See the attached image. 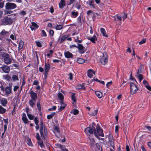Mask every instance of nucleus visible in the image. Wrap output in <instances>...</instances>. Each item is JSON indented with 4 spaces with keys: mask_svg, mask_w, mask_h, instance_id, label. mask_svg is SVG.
Masks as SVG:
<instances>
[{
    "mask_svg": "<svg viewBox=\"0 0 151 151\" xmlns=\"http://www.w3.org/2000/svg\"><path fill=\"white\" fill-rule=\"evenodd\" d=\"M3 79L6 80L8 81H9L11 79V77L8 75L4 76H3Z\"/></svg>",
    "mask_w": 151,
    "mask_h": 151,
    "instance_id": "cd10ccee",
    "label": "nucleus"
},
{
    "mask_svg": "<svg viewBox=\"0 0 151 151\" xmlns=\"http://www.w3.org/2000/svg\"><path fill=\"white\" fill-rule=\"evenodd\" d=\"M27 116L29 119L30 120H32L34 118V116L31 114L27 113Z\"/></svg>",
    "mask_w": 151,
    "mask_h": 151,
    "instance_id": "ea45409f",
    "label": "nucleus"
},
{
    "mask_svg": "<svg viewBox=\"0 0 151 151\" xmlns=\"http://www.w3.org/2000/svg\"><path fill=\"white\" fill-rule=\"evenodd\" d=\"M27 143L29 146H32V143L30 139H28L27 140Z\"/></svg>",
    "mask_w": 151,
    "mask_h": 151,
    "instance_id": "49530a36",
    "label": "nucleus"
},
{
    "mask_svg": "<svg viewBox=\"0 0 151 151\" xmlns=\"http://www.w3.org/2000/svg\"><path fill=\"white\" fill-rule=\"evenodd\" d=\"M0 68H2L3 72L6 73H8L10 70L9 67L6 65L2 66Z\"/></svg>",
    "mask_w": 151,
    "mask_h": 151,
    "instance_id": "9d476101",
    "label": "nucleus"
},
{
    "mask_svg": "<svg viewBox=\"0 0 151 151\" xmlns=\"http://www.w3.org/2000/svg\"><path fill=\"white\" fill-rule=\"evenodd\" d=\"M66 106L65 105H64V106H60V107L58 108V111H61V110L63 109Z\"/></svg>",
    "mask_w": 151,
    "mask_h": 151,
    "instance_id": "603ef678",
    "label": "nucleus"
},
{
    "mask_svg": "<svg viewBox=\"0 0 151 151\" xmlns=\"http://www.w3.org/2000/svg\"><path fill=\"white\" fill-rule=\"evenodd\" d=\"M68 76L69 78L71 81H72L73 79V75L71 73H70L68 74Z\"/></svg>",
    "mask_w": 151,
    "mask_h": 151,
    "instance_id": "de8ad7c7",
    "label": "nucleus"
},
{
    "mask_svg": "<svg viewBox=\"0 0 151 151\" xmlns=\"http://www.w3.org/2000/svg\"><path fill=\"white\" fill-rule=\"evenodd\" d=\"M112 82L111 81L110 82H108L106 84V86L107 88H108L112 84Z\"/></svg>",
    "mask_w": 151,
    "mask_h": 151,
    "instance_id": "4d7b16f0",
    "label": "nucleus"
},
{
    "mask_svg": "<svg viewBox=\"0 0 151 151\" xmlns=\"http://www.w3.org/2000/svg\"><path fill=\"white\" fill-rule=\"evenodd\" d=\"M96 131L95 128L92 126V127H88L86 128L84 131L86 134L88 135L92 134L94 132V135L98 139L99 138V136L102 137H104V135L102 129L98 125L96 127Z\"/></svg>",
    "mask_w": 151,
    "mask_h": 151,
    "instance_id": "f257e3e1",
    "label": "nucleus"
},
{
    "mask_svg": "<svg viewBox=\"0 0 151 151\" xmlns=\"http://www.w3.org/2000/svg\"><path fill=\"white\" fill-rule=\"evenodd\" d=\"M59 7L61 8H63L65 5V0H61L59 4Z\"/></svg>",
    "mask_w": 151,
    "mask_h": 151,
    "instance_id": "4be33fe9",
    "label": "nucleus"
},
{
    "mask_svg": "<svg viewBox=\"0 0 151 151\" xmlns=\"http://www.w3.org/2000/svg\"><path fill=\"white\" fill-rule=\"evenodd\" d=\"M135 84L133 83H130L131 93L132 94L136 93L138 90V88Z\"/></svg>",
    "mask_w": 151,
    "mask_h": 151,
    "instance_id": "20e7f679",
    "label": "nucleus"
},
{
    "mask_svg": "<svg viewBox=\"0 0 151 151\" xmlns=\"http://www.w3.org/2000/svg\"><path fill=\"white\" fill-rule=\"evenodd\" d=\"M78 12L76 11H72L71 14V17L75 18L78 16Z\"/></svg>",
    "mask_w": 151,
    "mask_h": 151,
    "instance_id": "5701e85b",
    "label": "nucleus"
},
{
    "mask_svg": "<svg viewBox=\"0 0 151 151\" xmlns=\"http://www.w3.org/2000/svg\"><path fill=\"white\" fill-rule=\"evenodd\" d=\"M69 47L70 49H72L73 48H77V46L75 45H70Z\"/></svg>",
    "mask_w": 151,
    "mask_h": 151,
    "instance_id": "0e129e2a",
    "label": "nucleus"
},
{
    "mask_svg": "<svg viewBox=\"0 0 151 151\" xmlns=\"http://www.w3.org/2000/svg\"><path fill=\"white\" fill-rule=\"evenodd\" d=\"M65 57L67 58H72L73 57V54L68 51L65 52L64 53Z\"/></svg>",
    "mask_w": 151,
    "mask_h": 151,
    "instance_id": "1a4fd4ad",
    "label": "nucleus"
},
{
    "mask_svg": "<svg viewBox=\"0 0 151 151\" xmlns=\"http://www.w3.org/2000/svg\"><path fill=\"white\" fill-rule=\"evenodd\" d=\"M95 74V72L93 70L91 69H89L88 71V76L90 78H91L93 76V74Z\"/></svg>",
    "mask_w": 151,
    "mask_h": 151,
    "instance_id": "f3484780",
    "label": "nucleus"
},
{
    "mask_svg": "<svg viewBox=\"0 0 151 151\" xmlns=\"http://www.w3.org/2000/svg\"><path fill=\"white\" fill-rule=\"evenodd\" d=\"M143 83L145 86V87L148 85V83L147 81L145 80H143Z\"/></svg>",
    "mask_w": 151,
    "mask_h": 151,
    "instance_id": "69168bd1",
    "label": "nucleus"
},
{
    "mask_svg": "<svg viewBox=\"0 0 151 151\" xmlns=\"http://www.w3.org/2000/svg\"><path fill=\"white\" fill-rule=\"evenodd\" d=\"M98 111L97 110H94L93 111H90L88 113V114L89 115H90L91 116H95L97 114Z\"/></svg>",
    "mask_w": 151,
    "mask_h": 151,
    "instance_id": "412c9836",
    "label": "nucleus"
},
{
    "mask_svg": "<svg viewBox=\"0 0 151 151\" xmlns=\"http://www.w3.org/2000/svg\"><path fill=\"white\" fill-rule=\"evenodd\" d=\"M22 119L24 123L25 124H28L30 121H29L26 116V114L24 113L22 114Z\"/></svg>",
    "mask_w": 151,
    "mask_h": 151,
    "instance_id": "f8f14e48",
    "label": "nucleus"
},
{
    "mask_svg": "<svg viewBox=\"0 0 151 151\" xmlns=\"http://www.w3.org/2000/svg\"><path fill=\"white\" fill-rule=\"evenodd\" d=\"M40 132L42 137H45L47 135V132L45 128L44 129H40Z\"/></svg>",
    "mask_w": 151,
    "mask_h": 151,
    "instance_id": "6e6552de",
    "label": "nucleus"
},
{
    "mask_svg": "<svg viewBox=\"0 0 151 151\" xmlns=\"http://www.w3.org/2000/svg\"><path fill=\"white\" fill-rule=\"evenodd\" d=\"M146 39H144L142 40V41H141L140 42H139V44L140 45H142V44H143L144 43H145L146 42Z\"/></svg>",
    "mask_w": 151,
    "mask_h": 151,
    "instance_id": "052dcab7",
    "label": "nucleus"
},
{
    "mask_svg": "<svg viewBox=\"0 0 151 151\" xmlns=\"http://www.w3.org/2000/svg\"><path fill=\"white\" fill-rule=\"evenodd\" d=\"M78 49V52L81 54L84 53L85 51V47L81 44H78L77 47Z\"/></svg>",
    "mask_w": 151,
    "mask_h": 151,
    "instance_id": "0eeeda50",
    "label": "nucleus"
},
{
    "mask_svg": "<svg viewBox=\"0 0 151 151\" xmlns=\"http://www.w3.org/2000/svg\"><path fill=\"white\" fill-rule=\"evenodd\" d=\"M19 88V86H14L13 90L14 91H16Z\"/></svg>",
    "mask_w": 151,
    "mask_h": 151,
    "instance_id": "774afa93",
    "label": "nucleus"
},
{
    "mask_svg": "<svg viewBox=\"0 0 151 151\" xmlns=\"http://www.w3.org/2000/svg\"><path fill=\"white\" fill-rule=\"evenodd\" d=\"M63 28V26L61 25H57L55 26V29L56 30H60L61 29Z\"/></svg>",
    "mask_w": 151,
    "mask_h": 151,
    "instance_id": "a18cd8bd",
    "label": "nucleus"
},
{
    "mask_svg": "<svg viewBox=\"0 0 151 151\" xmlns=\"http://www.w3.org/2000/svg\"><path fill=\"white\" fill-rule=\"evenodd\" d=\"M70 112L74 115H76L78 113L79 111L77 109H74L73 110L71 111Z\"/></svg>",
    "mask_w": 151,
    "mask_h": 151,
    "instance_id": "72a5a7b5",
    "label": "nucleus"
},
{
    "mask_svg": "<svg viewBox=\"0 0 151 151\" xmlns=\"http://www.w3.org/2000/svg\"><path fill=\"white\" fill-rule=\"evenodd\" d=\"M42 35V36L46 37L47 36V34L44 30H42L41 31Z\"/></svg>",
    "mask_w": 151,
    "mask_h": 151,
    "instance_id": "3c124183",
    "label": "nucleus"
},
{
    "mask_svg": "<svg viewBox=\"0 0 151 151\" xmlns=\"http://www.w3.org/2000/svg\"><path fill=\"white\" fill-rule=\"evenodd\" d=\"M94 2V0H91L89 1L88 4L90 6L92 7L93 8L94 7V6L93 4Z\"/></svg>",
    "mask_w": 151,
    "mask_h": 151,
    "instance_id": "c03bdc74",
    "label": "nucleus"
},
{
    "mask_svg": "<svg viewBox=\"0 0 151 151\" xmlns=\"http://www.w3.org/2000/svg\"><path fill=\"white\" fill-rule=\"evenodd\" d=\"M56 109V107L55 106H53L51 108H50L49 109V110L50 111L55 110Z\"/></svg>",
    "mask_w": 151,
    "mask_h": 151,
    "instance_id": "bf43d9fd",
    "label": "nucleus"
},
{
    "mask_svg": "<svg viewBox=\"0 0 151 151\" xmlns=\"http://www.w3.org/2000/svg\"><path fill=\"white\" fill-rule=\"evenodd\" d=\"M4 2L0 0V9L3 8L4 6Z\"/></svg>",
    "mask_w": 151,
    "mask_h": 151,
    "instance_id": "680f3d73",
    "label": "nucleus"
},
{
    "mask_svg": "<svg viewBox=\"0 0 151 151\" xmlns=\"http://www.w3.org/2000/svg\"><path fill=\"white\" fill-rule=\"evenodd\" d=\"M77 89H85V88L84 85L83 84H78L77 86Z\"/></svg>",
    "mask_w": 151,
    "mask_h": 151,
    "instance_id": "7c9ffc66",
    "label": "nucleus"
},
{
    "mask_svg": "<svg viewBox=\"0 0 151 151\" xmlns=\"http://www.w3.org/2000/svg\"><path fill=\"white\" fill-rule=\"evenodd\" d=\"M5 91L6 94H9L11 91V88L10 87H7L5 88Z\"/></svg>",
    "mask_w": 151,
    "mask_h": 151,
    "instance_id": "c9c22d12",
    "label": "nucleus"
},
{
    "mask_svg": "<svg viewBox=\"0 0 151 151\" xmlns=\"http://www.w3.org/2000/svg\"><path fill=\"white\" fill-rule=\"evenodd\" d=\"M100 56L99 57L98 59L100 63L105 65L108 62V56L106 53H101Z\"/></svg>",
    "mask_w": 151,
    "mask_h": 151,
    "instance_id": "f03ea898",
    "label": "nucleus"
},
{
    "mask_svg": "<svg viewBox=\"0 0 151 151\" xmlns=\"http://www.w3.org/2000/svg\"><path fill=\"white\" fill-rule=\"evenodd\" d=\"M100 32L102 34V35L104 36L107 37V35L106 33V32L104 29L103 28H100Z\"/></svg>",
    "mask_w": 151,
    "mask_h": 151,
    "instance_id": "393cba45",
    "label": "nucleus"
},
{
    "mask_svg": "<svg viewBox=\"0 0 151 151\" xmlns=\"http://www.w3.org/2000/svg\"><path fill=\"white\" fill-rule=\"evenodd\" d=\"M35 43L38 47H40L42 46V43L41 42L37 41H35Z\"/></svg>",
    "mask_w": 151,
    "mask_h": 151,
    "instance_id": "37998d69",
    "label": "nucleus"
},
{
    "mask_svg": "<svg viewBox=\"0 0 151 151\" xmlns=\"http://www.w3.org/2000/svg\"><path fill=\"white\" fill-rule=\"evenodd\" d=\"M95 94L96 95L99 99L101 98L102 96V93L100 91H96L95 92Z\"/></svg>",
    "mask_w": 151,
    "mask_h": 151,
    "instance_id": "a878e982",
    "label": "nucleus"
},
{
    "mask_svg": "<svg viewBox=\"0 0 151 151\" xmlns=\"http://www.w3.org/2000/svg\"><path fill=\"white\" fill-rule=\"evenodd\" d=\"M24 45V42L22 41L19 42V45L18 49L20 50L22 48Z\"/></svg>",
    "mask_w": 151,
    "mask_h": 151,
    "instance_id": "bb28decb",
    "label": "nucleus"
},
{
    "mask_svg": "<svg viewBox=\"0 0 151 151\" xmlns=\"http://www.w3.org/2000/svg\"><path fill=\"white\" fill-rule=\"evenodd\" d=\"M137 76L140 82L143 79V77L142 75L137 73Z\"/></svg>",
    "mask_w": 151,
    "mask_h": 151,
    "instance_id": "e433bc0d",
    "label": "nucleus"
},
{
    "mask_svg": "<svg viewBox=\"0 0 151 151\" xmlns=\"http://www.w3.org/2000/svg\"><path fill=\"white\" fill-rule=\"evenodd\" d=\"M22 119L24 123L25 124H28L30 121H29L26 116V114L24 113L22 114Z\"/></svg>",
    "mask_w": 151,
    "mask_h": 151,
    "instance_id": "9b49d317",
    "label": "nucleus"
},
{
    "mask_svg": "<svg viewBox=\"0 0 151 151\" xmlns=\"http://www.w3.org/2000/svg\"><path fill=\"white\" fill-rule=\"evenodd\" d=\"M9 33V32L5 31L4 29L2 30L0 33V35L2 36L6 35Z\"/></svg>",
    "mask_w": 151,
    "mask_h": 151,
    "instance_id": "c85d7f7f",
    "label": "nucleus"
},
{
    "mask_svg": "<svg viewBox=\"0 0 151 151\" xmlns=\"http://www.w3.org/2000/svg\"><path fill=\"white\" fill-rule=\"evenodd\" d=\"M17 7L16 4L13 3H7L5 5V8L6 9H12Z\"/></svg>",
    "mask_w": 151,
    "mask_h": 151,
    "instance_id": "39448f33",
    "label": "nucleus"
},
{
    "mask_svg": "<svg viewBox=\"0 0 151 151\" xmlns=\"http://www.w3.org/2000/svg\"><path fill=\"white\" fill-rule=\"evenodd\" d=\"M37 142L38 144L41 147H42L43 146V144L42 142V141L41 140V139L38 140H37Z\"/></svg>",
    "mask_w": 151,
    "mask_h": 151,
    "instance_id": "4c0bfd02",
    "label": "nucleus"
},
{
    "mask_svg": "<svg viewBox=\"0 0 151 151\" xmlns=\"http://www.w3.org/2000/svg\"><path fill=\"white\" fill-rule=\"evenodd\" d=\"M115 17H116L117 19H118L119 20L121 21L122 19V16L121 15H116Z\"/></svg>",
    "mask_w": 151,
    "mask_h": 151,
    "instance_id": "13d9d810",
    "label": "nucleus"
},
{
    "mask_svg": "<svg viewBox=\"0 0 151 151\" xmlns=\"http://www.w3.org/2000/svg\"><path fill=\"white\" fill-rule=\"evenodd\" d=\"M77 61L78 63L82 64L85 62V60L82 58H79L77 59Z\"/></svg>",
    "mask_w": 151,
    "mask_h": 151,
    "instance_id": "473e14b6",
    "label": "nucleus"
},
{
    "mask_svg": "<svg viewBox=\"0 0 151 151\" xmlns=\"http://www.w3.org/2000/svg\"><path fill=\"white\" fill-rule=\"evenodd\" d=\"M121 16H122V18H123V21H124L127 18V14L125 13L122 14Z\"/></svg>",
    "mask_w": 151,
    "mask_h": 151,
    "instance_id": "09e8293b",
    "label": "nucleus"
},
{
    "mask_svg": "<svg viewBox=\"0 0 151 151\" xmlns=\"http://www.w3.org/2000/svg\"><path fill=\"white\" fill-rule=\"evenodd\" d=\"M30 94L32 99L34 101H36L37 98V94L33 91H31L30 93Z\"/></svg>",
    "mask_w": 151,
    "mask_h": 151,
    "instance_id": "ddd939ff",
    "label": "nucleus"
},
{
    "mask_svg": "<svg viewBox=\"0 0 151 151\" xmlns=\"http://www.w3.org/2000/svg\"><path fill=\"white\" fill-rule=\"evenodd\" d=\"M55 114V112H53L49 115H48L47 116V118L48 119H50L52 118Z\"/></svg>",
    "mask_w": 151,
    "mask_h": 151,
    "instance_id": "f704fd0d",
    "label": "nucleus"
},
{
    "mask_svg": "<svg viewBox=\"0 0 151 151\" xmlns=\"http://www.w3.org/2000/svg\"><path fill=\"white\" fill-rule=\"evenodd\" d=\"M12 23V20L11 18L7 17H5L2 20H1V24L5 25L11 24Z\"/></svg>",
    "mask_w": 151,
    "mask_h": 151,
    "instance_id": "7ed1b4c3",
    "label": "nucleus"
},
{
    "mask_svg": "<svg viewBox=\"0 0 151 151\" xmlns=\"http://www.w3.org/2000/svg\"><path fill=\"white\" fill-rule=\"evenodd\" d=\"M52 50H50L49 52L47 54V56L49 58L52 56Z\"/></svg>",
    "mask_w": 151,
    "mask_h": 151,
    "instance_id": "8fccbe9b",
    "label": "nucleus"
},
{
    "mask_svg": "<svg viewBox=\"0 0 151 151\" xmlns=\"http://www.w3.org/2000/svg\"><path fill=\"white\" fill-rule=\"evenodd\" d=\"M67 37L68 36L66 35H64L61 38L60 43H62L67 38Z\"/></svg>",
    "mask_w": 151,
    "mask_h": 151,
    "instance_id": "58836bf2",
    "label": "nucleus"
},
{
    "mask_svg": "<svg viewBox=\"0 0 151 151\" xmlns=\"http://www.w3.org/2000/svg\"><path fill=\"white\" fill-rule=\"evenodd\" d=\"M6 111V109L4 108L1 106H0V114H3Z\"/></svg>",
    "mask_w": 151,
    "mask_h": 151,
    "instance_id": "c756f323",
    "label": "nucleus"
},
{
    "mask_svg": "<svg viewBox=\"0 0 151 151\" xmlns=\"http://www.w3.org/2000/svg\"><path fill=\"white\" fill-rule=\"evenodd\" d=\"M32 25L30 28L32 30L36 29L39 27V26L36 23L32 22H31Z\"/></svg>",
    "mask_w": 151,
    "mask_h": 151,
    "instance_id": "4468645a",
    "label": "nucleus"
},
{
    "mask_svg": "<svg viewBox=\"0 0 151 151\" xmlns=\"http://www.w3.org/2000/svg\"><path fill=\"white\" fill-rule=\"evenodd\" d=\"M36 101H34L32 100H30L29 101V104L30 106L33 107L35 105Z\"/></svg>",
    "mask_w": 151,
    "mask_h": 151,
    "instance_id": "2f4dec72",
    "label": "nucleus"
},
{
    "mask_svg": "<svg viewBox=\"0 0 151 151\" xmlns=\"http://www.w3.org/2000/svg\"><path fill=\"white\" fill-rule=\"evenodd\" d=\"M34 121L36 125L37 126L39 122L37 117H35L34 118Z\"/></svg>",
    "mask_w": 151,
    "mask_h": 151,
    "instance_id": "5fc2aeb1",
    "label": "nucleus"
},
{
    "mask_svg": "<svg viewBox=\"0 0 151 151\" xmlns=\"http://www.w3.org/2000/svg\"><path fill=\"white\" fill-rule=\"evenodd\" d=\"M50 65L49 64H47L46 63H45V74H47L50 68Z\"/></svg>",
    "mask_w": 151,
    "mask_h": 151,
    "instance_id": "a211bd4d",
    "label": "nucleus"
},
{
    "mask_svg": "<svg viewBox=\"0 0 151 151\" xmlns=\"http://www.w3.org/2000/svg\"><path fill=\"white\" fill-rule=\"evenodd\" d=\"M58 96L59 99L61 101L60 102L61 104H62L63 103L62 101L64 99L63 95L61 93H58Z\"/></svg>",
    "mask_w": 151,
    "mask_h": 151,
    "instance_id": "aec40b11",
    "label": "nucleus"
},
{
    "mask_svg": "<svg viewBox=\"0 0 151 151\" xmlns=\"http://www.w3.org/2000/svg\"><path fill=\"white\" fill-rule=\"evenodd\" d=\"M19 14L21 15L24 16L26 14V12L25 11H22L19 13Z\"/></svg>",
    "mask_w": 151,
    "mask_h": 151,
    "instance_id": "338daca9",
    "label": "nucleus"
},
{
    "mask_svg": "<svg viewBox=\"0 0 151 151\" xmlns=\"http://www.w3.org/2000/svg\"><path fill=\"white\" fill-rule=\"evenodd\" d=\"M57 148H59L61 149L62 150L64 147V146L61 145L58 143H57L55 144Z\"/></svg>",
    "mask_w": 151,
    "mask_h": 151,
    "instance_id": "a19ab883",
    "label": "nucleus"
},
{
    "mask_svg": "<svg viewBox=\"0 0 151 151\" xmlns=\"http://www.w3.org/2000/svg\"><path fill=\"white\" fill-rule=\"evenodd\" d=\"M13 13V11H5L4 13L6 14H9Z\"/></svg>",
    "mask_w": 151,
    "mask_h": 151,
    "instance_id": "6e6d98bb",
    "label": "nucleus"
},
{
    "mask_svg": "<svg viewBox=\"0 0 151 151\" xmlns=\"http://www.w3.org/2000/svg\"><path fill=\"white\" fill-rule=\"evenodd\" d=\"M0 102L3 106H5L7 103V101L6 99L2 98L0 99Z\"/></svg>",
    "mask_w": 151,
    "mask_h": 151,
    "instance_id": "2eb2a0df",
    "label": "nucleus"
},
{
    "mask_svg": "<svg viewBox=\"0 0 151 151\" xmlns=\"http://www.w3.org/2000/svg\"><path fill=\"white\" fill-rule=\"evenodd\" d=\"M49 33L51 36H52L53 35L54 32L53 30H50L49 31Z\"/></svg>",
    "mask_w": 151,
    "mask_h": 151,
    "instance_id": "e2e57ef3",
    "label": "nucleus"
},
{
    "mask_svg": "<svg viewBox=\"0 0 151 151\" xmlns=\"http://www.w3.org/2000/svg\"><path fill=\"white\" fill-rule=\"evenodd\" d=\"M11 61V58L8 56L5 57L4 59V63L7 64L10 63Z\"/></svg>",
    "mask_w": 151,
    "mask_h": 151,
    "instance_id": "6ab92c4d",
    "label": "nucleus"
},
{
    "mask_svg": "<svg viewBox=\"0 0 151 151\" xmlns=\"http://www.w3.org/2000/svg\"><path fill=\"white\" fill-rule=\"evenodd\" d=\"M95 142L92 138H89V140L88 141V143L90 145L91 147H94L95 146Z\"/></svg>",
    "mask_w": 151,
    "mask_h": 151,
    "instance_id": "dca6fc26",
    "label": "nucleus"
},
{
    "mask_svg": "<svg viewBox=\"0 0 151 151\" xmlns=\"http://www.w3.org/2000/svg\"><path fill=\"white\" fill-rule=\"evenodd\" d=\"M71 98L73 101L74 102H75L76 101V97L75 96V94H73L71 96Z\"/></svg>",
    "mask_w": 151,
    "mask_h": 151,
    "instance_id": "864d4df0",
    "label": "nucleus"
},
{
    "mask_svg": "<svg viewBox=\"0 0 151 151\" xmlns=\"http://www.w3.org/2000/svg\"><path fill=\"white\" fill-rule=\"evenodd\" d=\"M109 142L110 144V146L112 147L114 149H115L114 144V139L112 134H109Z\"/></svg>",
    "mask_w": 151,
    "mask_h": 151,
    "instance_id": "423d86ee",
    "label": "nucleus"
},
{
    "mask_svg": "<svg viewBox=\"0 0 151 151\" xmlns=\"http://www.w3.org/2000/svg\"><path fill=\"white\" fill-rule=\"evenodd\" d=\"M88 39L93 43H95V41H97V38L95 35H94L91 38H88Z\"/></svg>",
    "mask_w": 151,
    "mask_h": 151,
    "instance_id": "b1692460",
    "label": "nucleus"
},
{
    "mask_svg": "<svg viewBox=\"0 0 151 151\" xmlns=\"http://www.w3.org/2000/svg\"><path fill=\"white\" fill-rule=\"evenodd\" d=\"M12 79L13 81L19 80L18 77L16 75H13L12 76Z\"/></svg>",
    "mask_w": 151,
    "mask_h": 151,
    "instance_id": "79ce46f5",
    "label": "nucleus"
}]
</instances>
